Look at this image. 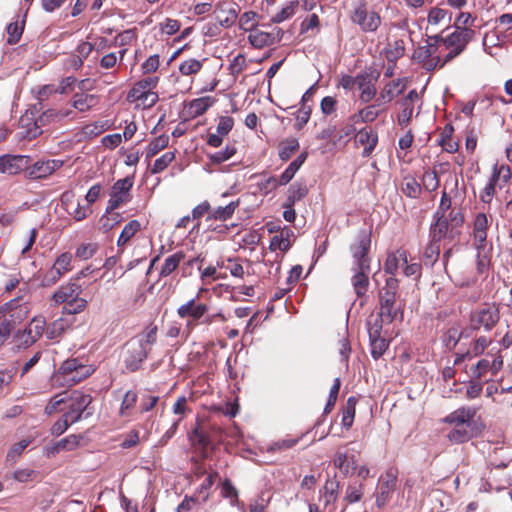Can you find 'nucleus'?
Wrapping results in <instances>:
<instances>
[{
	"mask_svg": "<svg viewBox=\"0 0 512 512\" xmlns=\"http://www.w3.org/2000/svg\"><path fill=\"white\" fill-rule=\"evenodd\" d=\"M399 282L394 277L386 279L385 286L379 292V312L388 321L403 319V303L398 294Z\"/></svg>",
	"mask_w": 512,
	"mask_h": 512,
	"instance_id": "nucleus-1",
	"label": "nucleus"
},
{
	"mask_svg": "<svg viewBox=\"0 0 512 512\" xmlns=\"http://www.w3.org/2000/svg\"><path fill=\"white\" fill-rule=\"evenodd\" d=\"M94 371L95 368L92 365L85 364L78 358L67 359L53 375V385L73 386L89 377Z\"/></svg>",
	"mask_w": 512,
	"mask_h": 512,
	"instance_id": "nucleus-2",
	"label": "nucleus"
},
{
	"mask_svg": "<svg viewBox=\"0 0 512 512\" xmlns=\"http://www.w3.org/2000/svg\"><path fill=\"white\" fill-rule=\"evenodd\" d=\"M475 31L470 27H455L454 31L446 36L434 35L430 36V41L439 42L447 50L446 61H453L461 55L467 48L468 44L474 39Z\"/></svg>",
	"mask_w": 512,
	"mask_h": 512,
	"instance_id": "nucleus-3",
	"label": "nucleus"
},
{
	"mask_svg": "<svg viewBox=\"0 0 512 512\" xmlns=\"http://www.w3.org/2000/svg\"><path fill=\"white\" fill-rule=\"evenodd\" d=\"M82 287L76 281L61 285L52 295V301L55 304H64L63 314H77L82 312L87 305V301L79 297Z\"/></svg>",
	"mask_w": 512,
	"mask_h": 512,
	"instance_id": "nucleus-4",
	"label": "nucleus"
},
{
	"mask_svg": "<svg viewBox=\"0 0 512 512\" xmlns=\"http://www.w3.org/2000/svg\"><path fill=\"white\" fill-rule=\"evenodd\" d=\"M350 20L363 32H375L382 23L380 14L362 0L354 5Z\"/></svg>",
	"mask_w": 512,
	"mask_h": 512,
	"instance_id": "nucleus-5",
	"label": "nucleus"
},
{
	"mask_svg": "<svg viewBox=\"0 0 512 512\" xmlns=\"http://www.w3.org/2000/svg\"><path fill=\"white\" fill-rule=\"evenodd\" d=\"M64 401V409L66 410L64 416L69 419V422L76 423L91 404L92 397L82 391L74 390L70 393L64 392Z\"/></svg>",
	"mask_w": 512,
	"mask_h": 512,
	"instance_id": "nucleus-6",
	"label": "nucleus"
},
{
	"mask_svg": "<svg viewBox=\"0 0 512 512\" xmlns=\"http://www.w3.org/2000/svg\"><path fill=\"white\" fill-rule=\"evenodd\" d=\"M500 320L499 308L495 304H485L473 311L470 315V328L472 330L491 331Z\"/></svg>",
	"mask_w": 512,
	"mask_h": 512,
	"instance_id": "nucleus-7",
	"label": "nucleus"
},
{
	"mask_svg": "<svg viewBox=\"0 0 512 512\" xmlns=\"http://www.w3.org/2000/svg\"><path fill=\"white\" fill-rule=\"evenodd\" d=\"M371 246V237L368 232L362 230L358 233L357 240L350 246L353 264L351 269L371 270V259L368 256Z\"/></svg>",
	"mask_w": 512,
	"mask_h": 512,
	"instance_id": "nucleus-8",
	"label": "nucleus"
},
{
	"mask_svg": "<svg viewBox=\"0 0 512 512\" xmlns=\"http://www.w3.org/2000/svg\"><path fill=\"white\" fill-rule=\"evenodd\" d=\"M209 307L205 303L197 302L196 298L188 300L186 303L177 308V315L182 319H187L186 330L187 335L193 330L195 325L204 317L208 312Z\"/></svg>",
	"mask_w": 512,
	"mask_h": 512,
	"instance_id": "nucleus-9",
	"label": "nucleus"
},
{
	"mask_svg": "<svg viewBox=\"0 0 512 512\" xmlns=\"http://www.w3.org/2000/svg\"><path fill=\"white\" fill-rule=\"evenodd\" d=\"M191 440L196 442L201 448L206 449L215 442H220L222 430L207 421H197L196 427L192 430Z\"/></svg>",
	"mask_w": 512,
	"mask_h": 512,
	"instance_id": "nucleus-10",
	"label": "nucleus"
},
{
	"mask_svg": "<svg viewBox=\"0 0 512 512\" xmlns=\"http://www.w3.org/2000/svg\"><path fill=\"white\" fill-rule=\"evenodd\" d=\"M266 11L273 23H282L291 18L299 7L298 0H266Z\"/></svg>",
	"mask_w": 512,
	"mask_h": 512,
	"instance_id": "nucleus-11",
	"label": "nucleus"
},
{
	"mask_svg": "<svg viewBox=\"0 0 512 512\" xmlns=\"http://www.w3.org/2000/svg\"><path fill=\"white\" fill-rule=\"evenodd\" d=\"M72 254L64 252L57 257L54 265L42 277L41 285L50 287L57 283L61 277L72 270Z\"/></svg>",
	"mask_w": 512,
	"mask_h": 512,
	"instance_id": "nucleus-12",
	"label": "nucleus"
},
{
	"mask_svg": "<svg viewBox=\"0 0 512 512\" xmlns=\"http://www.w3.org/2000/svg\"><path fill=\"white\" fill-rule=\"evenodd\" d=\"M380 73L374 68H368L356 75V87L361 91L360 100L364 103L370 102L376 95L375 84Z\"/></svg>",
	"mask_w": 512,
	"mask_h": 512,
	"instance_id": "nucleus-13",
	"label": "nucleus"
},
{
	"mask_svg": "<svg viewBox=\"0 0 512 512\" xmlns=\"http://www.w3.org/2000/svg\"><path fill=\"white\" fill-rule=\"evenodd\" d=\"M133 186V181L130 178L119 179L112 186L110 199L106 208V213L109 214L122 204L130 200L129 191Z\"/></svg>",
	"mask_w": 512,
	"mask_h": 512,
	"instance_id": "nucleus-14",
	"label": "nucleus"
},
{
	"mask_svg": "<svg viewBox=\"0 0 512 512\" xmlns=\"http://www.w3.org/2000/svg\"><path fill=\"white\" fill-rule=\"evenodd\" d=\"M397 472L389 469L379 478V492L376 495V505L381 508L390 500L391 494L396 489Z\"/></svg>",
	"mask_w": 512,
	"mask_h": 512,
	"instance_id": "nucleus-15",
	"label": "nucleus"
},
{
	"mask_svg": "<svg viewBox=\"0 0 512 512\" xmlns=\"http://www.w3.org/2000/svg\"><path fill=\"white\" fill-rule=\"evenodd\" d=\"M63 165V161L51 159L46 161H37L31 166L25 168L26 176L29 179L46 178L59 169Z\"/></svg>",
	"mask_w": 512,
	"mask_h": 512,
	"instance_id": "nucleus-16",
	"label": "nucleus"
},
{
	"mask_svg": "<svg viewBox=\"0 0 512 512\" xmlns=\"http://www.w3.org/2000/svg\"><path fill=\"white\" fill-rule=\"evenodd\" d=\"M129 345L125 366L129 371L134 372L140 368L142 362L147 358L150 349L144 345L143 341L131 342Z\"/></svg>",
	"mask_w": 512,
	"mask_h": 512,
	"instance_id": "nucleus-17",
	"label": "nucleus"
},
{
	"mask_svg": "<svg viewBox=\"0 0 512 512\" xmlns=\"http://www.w3.org/2000/svg\"><path fill=\"white\" fill-rule=\"evenodd\" d=\"M30 158L23 155H2L0 156V172L16 175L25 170Z\"/></svg>",
	"mask_w": 512,
	"mask_h": 512,
	"instance_id": "nucleus-18",
	"label": "nucleus"
},
{
	"mask_svg": "<svg viewBox=\"0 0 512 512\" xmlns=\"http://www.w3.org/2000/svg\"><path fill=\"white\" fill-rule=\"evenodd\" d=\"M503 366V359L500 355L489 360L487 358L481 359L478 363L471 368L472 377L476 380H480L488 371L492 375H496Z\"/></svg>",
	"mask_w": 512,
	"mask_h": 512,
	"instance_id": "nucleus-19",
	"label": "nucleus"
},
{
	"mask_svg": "<svg viewBox=\"0 0 512 512\" xmlns=\"http://www.w3.org/2000/svg\"><path fill=\"white\" fill-rule=\"evenodd\" d=\"M476 412L474 407H461L446 416L444 421L453 426H475Z\"/></svg>",
	"mask_w": 512,
	"mask_h": 512,
	"instance_id": "nucleus-20",
	"label": "nucleus"
},
{
	"mask_svg": "<svg viewBox=\"0 0 512 512\" xmlns=\"http://www.w3.org/2000/svg\"><path fill=\"white\" fill-rule=\"evenodd\" d=\"M240 7L234 2L222 3L217 6V21L225 28H229L235 24Z\"/></svg>",
	"mask_w": 512,
	"mask_h": 512,
	"instance_id": "nucleus-21",
	"label": "nucleus"
},
{
	"mask_svg": "<svg viewBox=\"0 0 512 512\" xmlns=\"http://www.w3.org/2000/svg\"><path fill=\"white\" fill-rule=\"evenodd\" d=\"M489 227L488 217L485 213H478L473 222V239L476 248L484 250Z\"/></svg>",
	"mask_w": 512,
	"mask_h": 512,
	"instance_id": "nucleus-22",
	"label": "nucleus"
},
{
	"mask_svg": "<svg viewBox=\"0 0 512 512\" xmlns=\"http://www.w3.org/2000/svg\"><path fill=\"white\" fill-rule=\"evenodd\" d=\"M405 87L406 83L404 79H396L389 82L380 92L376 102H378V104L391 102L396 96L404 91Z\"/></svg>",
	"mask_w": 512,
	"mask_h": 512,
	"instance_id": "nucleus-23",
	"label": "nucleus"
},
{
	"mask_svg": "<svg viewBox=\"0 0 512 512\" xmlns=\"http://www.w3.org/2000/svg\"><path fill=\"white\" fill-rule=\"evenodd\" d=\"M353 276L351 277V284L354 289L355 294L358 297L364 296L369 288V274L371 270H361V269H352Z\"/></svg>",
	"mask_w": 512,
	"mask_h": 512,
	"instance_id": "nucleus-24",
	"label": "nucleus"
},
{
	"mask_svg": "<svg viewBox=\"0 0 512 512\" xmlns=\"http://www.w3.org/2000/svg\"><path fill=\"white\" fill-rule=\"evenodd\" d=\"M158 80V77L153 76L138 81L129 91L127 99L130 102H134L135 98H140L141 95L153 91L157 86Z\"/></svg>",
	"mask_w": 512,
	"mask_h": 512,
	"instance_id": "nucleus-25",
	"label": "nucleus"
},
{
	"mask_svg": "<svg viewBox=\"0 0 512 512\" xmlns=\"http://www.w3.org/2000/svg\"><path fill=\"white\" fill-rule=\"evenodd\" d=\"M356 141L364 146L362 155L368 157L371 155L378 143V135L372 130L363 128L356 134Z\"/></svg>",
	"mask_w": 512,
	"mask_h": 512,
	"instance_id": "nucleus-26",
	"label": "nucleus"
},
{
	"mask_svg": "<svg viewBox=\"0 0 512 512\" xmlns=\"http://www.w3.org/2000/svg\"><path fill=\"white\" fill-rule=\"evenodd\" d=\"M450 224L446 216L434 215V223L430 227V238L435 241H441L444 238L449 239Z\"/></svg>",
	"mask_w": 512,
	"mask_h": 512,
	"instance_id": "nucleus-27",
	"label": "nucleus"
},
{
	"mask_svg": "<svg viewBox=\"0 0 512 512\" xmlns=\"http://www.w3.org/2000/svg\"><path fill=\"white\" fill-rule=\"evenodd\" d=\"M407 254L405 250H397L396 252L390 253L387 256L384 270L390 275H395L399 267L406 265Z\"/></svg>",
	"mask_w": 512,
	"mask_h": 512,
	"instance_id": "nucleus-28",
	"label": "nucleus"
},
{
	"mask_svg": "<svg viewBox=\"0 0 512 512\" xmlns=\"http://www.w3.org/2000/svg\"><path fill=\"white\" fill-rule=\"evenodd\" d=\"M293 236V231L285 227L280 231L279 235H275L271 238L269 248L272 251L280 250L287 251L291 247L290 238Z\"/></svg>",
	"mask_w": 512,
	"mask_h": 512,
	"instance_id": "nucleus-29",
	"label": "nucleus"
},
{
	"mask_svg": "<svg viewBox=\"0 0 512 512\" xmlns=\"http://www.w3.org/2000/svg\"><path fill=\"white\" fill-rule=\"evenodd\" d=\"M239 200L232 201L226 206H219L213 209L207 216V220H218L225 222L232 218L235 210L239 206Z\"/></svg>",
	"mask_w": 512,
	"mask_h": 512,
	"instance_id": "nucleus-30",
	"label": "nucleus"
},
{
	"mask_svg": "<svg viewBox=\"0 0 512 512\" xmlns=\"http://www.w3.org/2000/svg\"><path fill=\"white\" fill-rule=\"evenodd\" d=\"M475 435L474 426H454L447 437L450 442L461 444L469 441Z\"/></svg>",
	"mask_w": 512,
	"mask_h": 512,
	"instance_id": "nucleus-31",
	"label": "nucleus"
},
{
	"mask_svg": "<svg viewBox=\"0 0 512 512\" xmlns=\"http://www.w3.org/2000/svg\"><path fill=\"white\" fill-rule=\"evenodd\" d=\"M99 99L96 95L76 93L72 100V106L80 112H85L96 106Z\"/></svg>",
	"mask_w": 512,
	"mask_h": 512,
	"instance_id": "nucleus-32",
	"label": "nucleus"
},
{
	"mask_svg": "<svg viewBox=\"0 0 512 512\" xmlns=\"http://www.w3.org/2000/svg\"><path fill=\"white\" fill-rule=\"evenodd\" d=\"M450 224L449 239L453 240L460 234V228L464 223V215L460 209H451L446 215Z\"/></svg>",
	"mask_w": 512,
	"mask_h": 512,
	"instance_id": "nucleus-33",
	"label": "nucleus"
},
{
	"mask_svg": "<svg viewBox=\"0 0 512 512\" xmlns=\"http://www.w3.org/2000/svg\"><path fill=\"white\" fill-rule=\"evenodd\" d=\"M393 321H388L385 316L380 313L370 315L367 319V330L369 337H379L382 335L384 324H391Z\"/></svg>",
	"mask_w": 512,
	"mask_h": 512,
	"instance_id": "nucleus-34",
	"label": "nucleus"
},
{
	"mask_svg": "<svg viewBox=\"0 0 512 512\" xmlns=\"http://www.w3.org/2000/svg\"><path fill=\"white\" fill-rule=\"evenodd\" d=\"M307 158V152L301 153L295 160H293L289 166L285 169V171L281 174L279 179L280 185H286L289 183L294 177L295 173L299 170V168L303 165Z\"/></svg>",
	"mask_w": 512,
	"mask_h": 512,
	"instance_id": "nucleus-35",
	"label": "nucleus"
},
{
	"mask_svg": "<svg viewBox=\"0 0 512 512\" xmlns=\"http://www.w3.org/2000/svg\"><path fill=\"white\" fill-rule=\"evenodd\" d=\"M278 40L272 34L264 31H254L248 36L249 43L257 49L270 46Z\"/></svg>",
	"mask_w": 512,
	"mask_h": 512,
	"instance_id": "nucleus-36",
	"label": "nucleus"
},
{
	"mask_svg": "<svg viewBox=\"0 0 512 512\" xmlns=\"http://www.w3.org/2000/svg\"><path fill=\"white\" fill-rule=\"evenodd\" d=\"M184 258L185 253L183 251H177L176 253L168 256L161 267L159 273L160 277L169 276L178 268L179 264L184 260Z\"/></svg>",
	"mask_w": 512,
	"mask_h": 512,
	"instance_id": "nucleus-37",
	"label": "nucleus"
},
{
	"mask_svg": "<svg viewBox=\"0 0 512 512\" xmlns=\"http://www.w3.org/2000/svg\"><path fill=\"white\" fill-rule=\"evenodd\" d=\"M16 325L17 321L13 314H5L0 317V347L9 338Z\"/></svg>",
	"mask_w": 512,
	"mask_h": 512,
	"instance_id": "nucleus-38",
	"label": "nucleus"
},
{
	"mask_svg": "<svg viewBox=\"0 0 512 512\" xmlns=\"http://www.w3.org/2000/svg\"><path fill=\"white\" fill-rule=\"evenodd\" d=\"M357 398L351 396L347 399L346 404L342 410V426L350 429L353 425L355 412H356Z\"/></svg>",
	"mask_w": 512,
	"mask_h": 512,
	"instance_id": "nucleus-39",
	"label": "nucleus"
},
{
	"mask_svg": "<svg viewBox=\"0 0 512 512\" xmlns=\"http://www.w3.org/2000/svg\"><path fill=\"white\" fill-rule=\"evenodd\" d=\"M453 132V126L451 124H447L444 127L439 140V145L448 153H454L458 150V143L452 140Z\"/></svg>",
	"mask_w": 512,
	"mask_h": 512,
	"instance_id": "nucleus-40",
	"label": "nucleus"
},
{
	"mask_svg": "<svg viewBox=\"0 0 512 512\" xmlns=\"http://www.w3.org/2000/svg\"><path fill=\"white\" fill-rule=\"evenodd\" d=\"M439 42L430 41V37L427 40V45L417 48L414 52V58L418 62H423L426 59L431 58L438 52Z\"/></svg>",
	"mask_w": 512,
	"mask_h": 512,
	"instance_id": "nucleus-41",
	"label": "nucleus"
},
{
	"mask_svg": "<svg viewBox=\"0 0 512 512\" xmlns=\"http://www.w3.org/2000/svg\"><path fill=\"white\" fill-rule=\"evenodd\" d=\"M355 122L351 118L350 122L343 124L339 129L336 128L334 144H346L351 139L356 131Z\"/></svg>",
	"mask_w": 512,
	"mask_h": 512,
	"instance_id": "nucleus-42",
	"label": "nucleus"
},
{
	"mask_svg": "<svg viewBox=\"0 0 512 512\" xmlns=\"http://www.w3.org/2000/svg\"><path fill=\"white\" fill-rule=\"evenodd\" d=\"M381 104L376 102L375 104L369 105L359 111L358 114H354L352 116L353 121H362L365 123L373 122L380 114V111L377 110V107Z\"/></svg>",
	"mask_w": 512,
	"mask_h": 512,
	"instance_id": "nucleus-43",
	"label": "nucleus"
},
{
	"mask_svg": "<svg viewBox=\"0 0 512 512\" xmlns=\"http://www.w3.org/2000/svg\"><path fill=\"white\" fill-rule=\"evenodd\" d=\"M214 102L215 99L213 97L205 96L192 100L189 104V108L195 116H199L204 114Z\"/></svg>",
	"mask_w": 512,
	"mask_h": 512,
	"instance_id": "nucleus-44",
	"label": "nucleus"
},
{
	"mask_svg": "<svg viewBox=\"0 0 512 512\" xmlns=\"http://www.w3.org/2000/svg\"><path fill=\"white\" fill-rule=\"evenodd\" d=\"M340 484L336 479H327L323 487L325 506L335 503L338 498Z\"/></svg>",
	"mask_w": 512,
	"mask_h": 512,
	"instance_id": "nucleus-45",
	"label": "nucleus"
},
{
	"mask_svg": "<svg viewBox=\"0 0 512 512\" xmlns=\"http://www.w3.org/2000/svg\"><path fill=\"white\" fill-rule=\"evenodd\" d=\"M71 112L60 113L53 109L44 111L36 120L35 125L37 129L53 121H59L65 116H68Z\"/></svg>",
	"mask_w": 512,
	"mask_h": 512,
	"instance_id": "nucleus-46",
	"label": "nucleus"
},
{
	"mask_svg": "<svg viewBox=\"0 0 512 512\" xmlns=\"http://www.w3.org/2000/svg\"><path fill=\"white\" fill-rule=\"evenodd\" d=\"M169 144V136L166 134L154 138L146 149V157L151 158Z\"/></svg>",
	"mask_w": 512,
	"mask_h": 512,
	"instance_id": "nucleus-47",
	"label": "nucleus"
},
{
	"mask_svg": "<svg viewBox=\"0 0 512 512\" xmlns=\"http://www.w3.org/2000/svg\"><path fill=\"white\" fill-rule=\"evenodd\" d=\"M69 327L67 320L63 318L53 321L46 330V336L49 339H56L60 337Z\"/></svg>",
	"mask_w": 512,
	"mask_h": 512,
	"instance_id": "nucleus-48",
	"label": "nucleus"
},
{
	"mask_svg": "<svg viewBox=\"0 0 512 512\" xmlns=\"http://www.w3.org/2000/svg\"><path fill=\"white\" fill-rule=\"evenodd\" d=\"M370 347H371V355L377 360L379 359L387 350L389 343L385 338L381 336L379 337H369Z\"/></svg>",
	"mask_w": 512,
	"mask_h": 512,
	"instance_id": "nucleus-49",
	"label": "nucleus"
},
{
	"mask_svg": "<svg viewBox=\"0 0 512 512\" xmlns=\"http://www.w3.org/2000/svg\"><path fill=\"white\" fill-rule=\"evenodd\" d=\"M439 254L440 241H435L432 238H430V242L424 251L425 264L428 266H433L434 263L438 260Z\"/></svg>",
	"mask_w": 512,
	"mask_h": 512,
	"instance_id": "nucleus-50",
	"label": "nucleus"
},
{
	"mask_svg": "<svg viewBox=\"0 0 512 512\" xmlns=\"http://www.w3.org/2000/svg\"><path fill=\"white\" fill-rule=\"evenodd\" d=\"M299 149V142L295 138L287 139L280 144L279 157L287 161Z\"/></svg>",
	"mask_w": 512,
	"mask_h": 512,
	"instance_id": "nucleus-51",
	"label": "nucleus"
},
{
	"mask_svg": "<svg viewBox=\"0 0 512 512\" xmlns=\"http://www.w3.org/2000/svg\"><path fill=\"white\" fill-rule=\"evenodd\" d=\"M138 395L135 391L129 390L125 393L122 403L120 405L119 414L120 416H128L129 411L135 407L137 403Z\"/></svg>",
	"mask_w": 512,
	"mask_h": 512,
	"instance_id": "nucleus-52",
	"label": "nucleus"
},
{
	"mask_svg": "<svg viewBox=\"0 0 512 512\" xmlns=\"http://www.w3.org/2000/svg\"><path fill=\"white\" fill-rule=\"evenodd\" d=\"M258 14L254 11H246L239 18V28L244 31H252L258 24Z\"/></svg>",
	"mask_w": 512,
	"mask_h": 512,
	"instance_id": "nucleus-53",
	"label": "nucleus"
},
{
	"mask_svg": "<svg viewBox=\"0 0 512 512\" xmlns=\"http://www.w3.org/2000/svg\"><path fill=\"white\" fill-rule=\"evenodd\" d=\"M23 30H24V22L23 21L22 22L15 21V22L10 23L7 26V34H8L7 42H8V44H10V45L16 44L20 40Z\"/></svg>",
	"mask_w": 512,
	"mask_h": 512,
	"instance_id": "nucleus-54",
	"label": "nucleus"
},
{
	"mask_svg": "<svg viewBox=\"0 0 512 512\" xmlns=\"http://www.w3.org/2000/svg\"><path fill=\"white\" fill-rule=\"evenodd\" d=\"M403 193L410 198H417L421 193V185L413 177H406L402 186Z\"/></svg>",
	"mask_w": 512,
	"mask_h": 512,
	"instance_id": "nucleus-55",
	"label": "nucleus"
},
{
	"mask_svg": "<svg viewBox=\"0 0 512 512\" xmlns=\"http://www.w3.org/2000/svg\"><path fill=\"white\" fill-rule=\"evenodd\" d=\"M235 153H236L235 146L228 145V146H226V148L224 150L210 154L209 159L212 163L220 164L222 162L229 160L232 156L235 155Z\"/></svg>",
	"mask_w": 512,
	"mask_h": 512,
	"instance_id": "nucleus-56",
	"label": "nucleus"
},
{
	"mask_svg": "<svg viewBox=\"0 0 512 512\" xmlns=\"http://www.w3.org/2000/svg\"><path fill=\"white\" fill-rule=\"evenodd\" d=\"M175 159V153L172 151L166 152L161 157L155 160L151 169L153 174L162 172L167 166Z\"/></svg>",
	"mask_w": 512,
	"mask_h": 512,
	"instance_id": "nucleus-57",
	"label": "nucleus"
},
{
	"mask_svg": "<svg viewBox=\"0 0 512 512\" xmlns=\"http://www.w3.org/2000/svg\"><path fill=\"white\" fill-rule=\"evenodd\" d=\"M451 61H446V55L440 57L438 55H434L429 59L421 62L422 67L427 71H433L435 69H442L445 65L450 63Z\"/></svg>",
	"mask_w": 512,
	"mask_h": 512,
	"instance_id": "nucleus-58",
	"label": "nucleus"
},
{
	"mask_svg": "<svg viewBox=\"0 0 512 512\" xmlns=\"http://www.w3.org/2000/svg\"><path fill=\"white\" fill-rule=\"evenodd\" d=\"M15 344L18 348H28L33 345L37 340L32 336V334H28V329H24L23 331H18L14 336Z\"/></svg>",
	"mask_w": 512,
	"mask_h": 512,
	"instance_id": "nucleus-59",
	"label": "nucleus"
},
{
	"mask_svg": "<svg viewBox=\"0 0 512 512\" xmlns=\"http://www.w3.org/2000/svg\"><path fill=\"white\" fill-rule=\"evenodd\" d=\"M202 68V62L196 59L183 61L179 66V71L183 75H192L198 73Z\"/></svg>",
	"mask_w": 512,
	"mask_h": 512,
	"instance_id": "nucleus-60",
	"label": "nucleus"
},
{
	"mask_svg": "<svg viewBox=\"0 0 512 512\" xmlns=\"http://www.w3.org/2000/svg\"><path fill=\"white\" fill-rule=\"evenodd\" d=\"M31 443L30 439H23L18 443L14 444L8 451L6 459L10 462H15L17 458L22 454V452L28 447Z\"/></svg>",
	"mask_w": 512,
	"mask_h": 512,
	"instance_id": "nucleus-61",
	"label": "nucleus"
},
{
	"mask_svg": "<svg viewBox=\"0 0 512 512\" xmlns=\"http://www.w3.org/2000/svg\"><path fill=\"white\" fill-rule=\"evenodd\" d=\"M65 401H64V392L63 393H60L58 395H55L54 397H52L50 399V401L48 402V404L46 405L45 407V413L50 416L58 411H62L64 410V407H62V405H64Z\"/></svg>",
	"mask_w": 512,
	"mask_h": 512,
	"instance_id": "nucleus-62",
	"label": "nucleus"
},
{
	"mask_svg": "<svg viewBox=\"0 0 512 512\" xmlns=\"http://www.w3.org/2000/svg\"><path fill=\"white\" fill-rule=\"evenodd\" d=\"M308 190L303 185H292L289 189V194L287 197V202H289V206H294V204L306 196Z\"/></svg>",
	"mask_w": 512,
	"mask_h": 512,
	"instance_id": "nucleus-63",
	"label": "nucleus"
},
{
	"mask_svg": "<svg viewBox=\"0 0 512 512\" xmlns=\"http://www.w3.org/2000/svg\"><path fill=\"white\" fill-rule=\"evenodd\" d=\"M462 335L463 332H460L458 328H449L444 335L443 342L448 349H453L461 339Z\"/></svg>",
	"mask_w": 512,
	"mask_h": 512,
	"instance_id": "nucleus-64",
	"label": "nucleus"
}]
</instances>
